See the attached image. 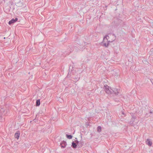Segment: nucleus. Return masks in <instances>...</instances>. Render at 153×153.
I'll return each mask as SVG.
<instances>
[{"label": "nucleus", "instance_id": "f257e3e1", "mask_svg": "<svg viewBox=\"0 0 153 153\" xmlns=\"http://www.w3.org/2000/svg\"><path fill=\"white\" fill-rule=\"evenodd\" d=\"M134 114L131 113V115L132 117V118L131 121L129 122V124L132 126H134L135 125V123H134V122L136 119V117L134 116Z\"/></svg>", "mask_w": 153, "mask_h": 153}, {"label": "nucleus", "instance_id": "f03ea898", "mask_svg": "<svg viewBox=\"0 0 153 153\" xmlns=\"http://www.w3.org/2000/svg\"><path fill=\"white\" fill-rule=\"evenodd\" d=\"M104 89H105L106 93L108 94H111V87L109 88V86L107 85H105L104 86Z\"/></svg>", "mask_w": 153, "mask_h": 153}, {"label": "nucleus", "instance_id": "7ed1b4c3", "mask_svg": "<svg viewBox=\"0 0 153 153\" xmlns=\"http://www.w3.org/2000/svg\"><path fill=\"white\" fill-rule=\"evenodd\" d=\"M108 36V35L105 36L104 38H103V40L102 42V43H103V45L105 46V47H107L109 44V42H110V41H108V42L106 44L105 43V42H107L108 39L107 38V37Z\"/></svg>", "mask_w": 153, "mask_h": 153}, {"label": "nucleus", "instance_id": "20e7f679", "mask_svg": "<svg viewBox=\"0 0 153 153\" xmlns=\"http://www.w3.org/2000/svg\"><path fill=\"white\" fill-rule=\"evenodd\" d=\"M111 94H114L115 95H117L119 93V90L117 88H111Z\"/></svg>", "mask_w": 153, "mask_h": 153}, {"label": "nucleus", "instance_id": "39448f33", "mask_svg": "<svg viewBox=\"0 0 153 153\" xmlns=\"http://www.w3.org/2000/svg\"><path fill=\"white\" fill-rule=\"evenodd\" d=\"M12 1L11 5L13 4V2H14L15 4H16V6L18 7H21L22 6V5H19V4L21 2L20 0H11V1Z\"/></svg>", "mask_w": 153, "mask_h": 153}, {"label": "nucleus", "instance_id": "423d86ee", "mask_svg": "<svg viewBox=\"0 0 153 153\" xmlns=\"http://www.w3.org/2000/svg\"><path fill=\"white\" fill-rule=\"evenodd\" d=\"M70 48V49L68 50V51H69V53H71L74 50V48H76V46H73L72 45H70L69 46Z\"/></svg>", "mask_w": 153, "mask_h": 153}, {"label": "nucleus", "instance_id": "0eeeda50", "mask_svg": "<svg viewBox=\"0 0 153 153\" xmlns=\"http://www.w3.org/2000/svg\"><path fill=\"white\" fill-rule=\"evenodd\" d=\"M60 145L62 148H64L66 147L67 145L66 142L63 140L60 143Z\"/></svg>", "mask_w": 153, "mask_h": 153}, {"label": "nucleus", "instance_id": "6e6552de", "mask_svg": "<svg viewBox=\"0 0 153 153\" xmlns=\"http://www.w3.org/2000/svg\"><path fill=\"white\" fill-rule=\"evenodd\" d=\"M146 144L149 146H150L152 145V142L149 139H147L146 141Z\"/></svg>", "mask_w": 153, "mask_h": 153}, {"label": "nucleus", "instance_id": "1a4fd4ad", "mask_svg": "<svg viewBox=\"0 0 153 153\" xmlns=\"http://www.w3.org/2000/svg\"><path fill=\"white\" fill-rule=\"evenodd\" d=\"M20 132L19 131H17L14 135L15 137L18 140L20 137Z\"/></svg>", "mask_w": 153, "mask_h": 153}, {"label": "nucleus", "instance_id": "9d476101", "mask_svg": "<svg viewBox=\"0 0 153 153\" xmlns=\"http://www.w3.org/2000/svg\"><path fill=\"white\" fill-rule=\"evenodd\" d=\"M78 147L77 144L73 141L72 143L71 147L73 148H76Z\"/></svg>", "mask_w": 153, "mask_h": 153}, {"label": "nucleus", "instance_id": "9b49d317", "mask_svg": "<svg viewBox=\"0 0 153 153\" xmlns=\"http://www.w3.org/2000/svg\"><path fill=\"white\" fill-rule=\"evenodd\" d=\"M18 18H16L15 19H12L11 20H10V24H13L15 22L18 20Z\"/></svg>", "mask_w": 153, "mask_h": 153}, {"label": "nucleus", "instance_id": "f8f14e48", "mask_svg": "<svg viewBox=\"0 0 153 153\" xmlns=\"http://www.w3.org/2000/svg\"><path fill=\"white\" fill-rule=\"evenodd\" d=\"M83 145V142L80 141L79 142V144L78 145V148H80L82 147V146Z\"/></svg>", "mask_w": 153, "mask_h": 153}, {"label": "nucleus", "instance_id": "ddd939ff", "mask_svg": "<svg viewBox=\"0 0 153 153\" xmlns=\"http://www.w3.org/2000/svg\"><path fill=\"white\" fill-rule=\"evenodd\" d=\"M40 100L39 99L37 100L36 102V106H38L40 105Z\"/></svg>", "mask_w": 153, "mask_h": 153}, {"label": "nucleus", "instance_id": "4468645a", "mask_svg": "<svg viewBox=\"0 0 153 153\" xmlns=\"http://www.w3.org/2000/svg\"><path fill=\"white\" fill-rule=\"evenodd\" d=\"M66 136L67 138L69 139H71L73 137V136L71 135L66 134Z\"/></svg>", "mask_w": 153, "mask_h": 153}, {"label": "nucleus", "instance_id": "2eb2a0df", "mask_svg": "<svg viewBox=\"0 0 153 153\" xmlns=\"http://www.w3.org/2000/svg\"><path fill=\"white\" fill-rule=\"evenodd\" d=\"M97 131L100 132L101 131V127L100 126H98L97 128Z\"/></svg>", "mask_w": 153, "mask_h": 153}, {"label": "nucleus", "instance_id": "dca6fc26", "mask_svg": "<svg viewBox=\"0 0 153 153\" xmlns=\"http://www.w3.org/2000/svg\"><path fill=\"white\" fill-rule=\"evenodd\" d=\"M74 50H75V51L76 52H77L78 50H79V49L78 47L76 46V48H74Z\"/></svg>", "mask_w": 153, "mask_h": 153}, {"label": "nucleus", "instance_id": "f3484780", "mask_svg": "<svg viewBox=\"0 0 153 153\" xmlns=\"http://www.w3.org/2000/svg\"><path fill=\"white\" fill-rule=\"evenodd\" d=\"M85 126L86 127H88L89 126V123L88 122L86 123Z\"/></svg>", "mask_w": 153, "mask_h": 153}, {"label": "nucleus", "instance_id": "a211bd4d", "mask_svg": "<svg viewBox=\"0 0 153 153\" xmlns=\"http://www.w3.org/2000/svg\"><path fill=\"white\" fill-rule=\"evenodd\" d=\"M19 4V5H22V7L23 6V7H25V6H23L24 5H23V3L22 2H20V3Z\"/></svg>", "mask_w": 153, "mask_h": 153}, {"label": "nucleus", "instance_id": "6ab92c4d", "mask_svg": "<svg viewBox=\"0 0 153 153\" xmlns=\"http://www.w3.org/2000/svg\"><path fill=\"white\" fill-rule=\"evenodd\" d=\"M75 142H76V143L77 144V146L78 145V144H79V142L77 140H76L75 141Z\"/></svg>", "mask_w": 153, "mask_h": 153}, {"label": "nucleus", "instance_id": "aec40b11", "mask_svg": "<svg viewBox=\"0 0 153 153\" xmlns=\"http://www.w3.org/2000/svg\"><path fill=\"white\" fill-rule=\"evenodd\" d=\"M79 79V78L78 79H77V78H75L74 79L75 80V81H78Z\"/></svg>", "mask_w": 153, "mask_h": 153}, {"label": "nucleus", "instance_id": "412c9836", "mask_svg": "<svg viewBox=\"0 0 153 153\" xmlns=\"http://www.w3.org/2000/svg\"><path fill=\"white\" fill-rule=\"evenodd\" d=\"M149 113L150 114H152L153 113V112L152 111H150L149 112Z\"/></svg>", "mask_w": 153, "mask_h": 153}, {"label": "nucleus", "instance_id": "4be33fe9", "mask_svg": "<svg viewBox=\"0 0 153 153\" xmlns=\"http://www.w3.org/2000/svg\"><path fill=\"white\" fill-rule=\"evenodd\" d=\"M151 82L152 84H153V79H152V80H151Z\"/></svg>", "mask_w": 153, "mask_h": 153}, {"label": "nucleus", "instance_id": "5701e85b", "mask_svg": "<svg viewBox=\"0 0 153 153\" xmlns=\"http://www.w3.org/2000/svg\"><path fill=\"white\" fill-rule=\"evenodd\" d=\"M122 114H124V113H123V112H122Z\"/></svg>", "mask_w": 153, "mask_h": 153}, {"label": "nucleus", "instance_id": "b1692460", "mask_svg": "<svg viewBox=\"0 0 153 153\" xmlns=\"http://www.w3.org/2000/svg\"><path fill=\"white\" fill-rule=\"evenodd\" d=\"M8 24L10 25V21L8 22Z\"/></svg>", "mask_w": 153, "mask_h": 153}]
</instances>
